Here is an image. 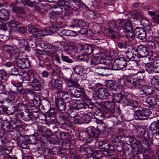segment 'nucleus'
<instances>
[{"mask_svg": "<svg viewBox=\"0 0 159 159\" xmlns=\"http://www.w3.org/2000/svg\"><path fill=\"white\" fill-rule=\"evenodd\" d=\"M126 81L137 88L140 89L143 88V91L145 94L150 95L153 93V88L152 87L148 85L143 87L141 84V82L142 81L141 80L135 79L134 78L129 77Z\"/></svg>", "mask_w": 159, "mask_h": 159, "instance_id": "1", "label": "nucleus"}, {"mask_svg": "<svg viewBox=\"0 0 159 159\" xmlns=\"http://www.w3.org/2000/svg\"><path fill=\"white\" fill-rule=\"evenodd\" d=\"M138 139L137 144L141 146L139 147L137 146L138 147H139V148L138 149H139V151H136V155L140 154L143 152H146L148 151V149L146 150V148L145 147L144 148V146L148 147L150 146L151 144H153L152 139L149 138V135L146 138L145 137H142L138 138Z\"/></svg>", "mask_w": 159, "mask_h": 159, "instance_id": "2", "label": "nucleus"}, {"mask_svg": "<svg viewBox=\"0 0 159 159\" xmlns=\"http://www.w3.org/2000/svg\"><path fill=\"white\" fill-rule=\"evenodd\" d=\"M155 113L159 114V111L155 107H153L151 111L150 109H143L141 108L136 111V115L138 117L139 119L142 120L147 119L151 113L155 114Z\"/></svg>", "mask_w": 159, "mask_h": 159, "instance_id": "3", "label": "nucleus"}, {"mask_svg": "<svg viewBox=\"0 0 159 159\" xmlns=\"http://www.w3.org/2000/svg\"><path fill=\"white\" fill-rule=\"evenodd\" d=\"M103 64L101 63L99 65L97 66L96 67V71L99 74L101 75L102 76L108 75L110 74V70H113L111 63H108Z\"/></svg>", "mask_w": 159, "mask_h": 159, "instance_id": "4", "label": "nucleus"}, {"mask_svg": "<svg viewBox=\"0 0 159 159\" xmlns=\"http://www.w3.org/2000/svg\"><path fill=\"white\" fill-rule=\"evenodd\" d=\"M28 31L34 37L40 39L45 36L43 30L40 29L33 25H28Z\"/></svg>", "mask_w": 159, "mask_h": 159, "instance_id": "5", "label": "nucleus"}, {"mask_svg": "<svg viewBox=\"0 0 159 159\" xmlns=\"http://www.w3.org/2000/svg\"><path fill=\"white\" fill-rule=\"evenodd\" d=\"M148 45L153 50L154 61L159 59V43L157 40L152 39L148 43Z\"/></svg>", "mask_w": 159, "mask_h": 159, "instance_id": "6", "label": "nucleus"}, {"mask_svg": "<svg viewBox=\"0 0 159 159\" xmlns=\"http://www.w3.org/2000/svg\"><path fill=\"white\" fill-rule=\"evenodd\" d=\"M13 124L12 125L14 128L17 131L20 133L24 131L25 125V123L23 122L19 117L13 118L12 120Z\"/></svg>", "mask_w": 159, "mask_h": 159, "instance_id": "7", "label": "nucleus"}, {"mask_svg": "<svg viewBox=\"0 0 159 159\" xmlns=\"http://www.w3.org/2000/svg\"><path fill=\"white\" fill-rule=\"evenodd\" d=\"M117 23L118 25L120 28V29L122 30L124 33H126L128 31L131 30L132 25L130 22L127 20H118Z\"/></svg>", "mask_w": 159, "mask_h": 159, "instance_id": "8", "label": "nucleus"}, {"mask_svg": "<svg viewBox=\"0 0 159 159\" xmlns=\"http://www.w3.org/2000/svg\"><path fill=\"white\" fill-rule=\"evenodd\" d=\"M127 65L126 60L124 58L120 57L116 59L112 64L113 70H120L123 69Z\"/></svg>", "mask_w": 159, "mask_h": 159, "instance_id": "9", "label": "nucleus"}, {"mask_svg": "<svg viewBox=\"0 0 159 159\" xmlns=\"http://www.w3.org/2000/svg\"><path fill=\"white\" fill-rule=\"evenodd\" d=\"M14 64L16 66L20 69H27L30 66V62L27 58H21L17 59L15 62Z\"/></svg>", "mask_w": 159, "mask_h": 159, "instance_id": "10", "label": "nucleus"}, {"mask_svg": "<svg viewBox=\"0 0 159 159\" xmlns=\"http://www.w3.org/2000/svg\"><path fill=\"white\" fill-rule=\"evenodd\" d=\"M98 105L100 106L103 105L107 110V112L106 113L110 114V116H111L114 112L115 111V105L114 102H106L104 103H98Z\"/></svg>", "mask_w": 159, "mask_h": 159, "instance_id": "11", "label": "nucleus"}, {"mask_svg": "<svg viewBox=\"0 0 159 159\" xmlns=\"http://www.w3.org/2000/svg\"><path fill=\"white\" fill-rule=\"evenodd\" d=\"M132 151V147L131 145L124 143L122 151L120 153V155L122 157V159H127L126 156L131 154Z\"/></svg>", "mask_w": 159, "mask_h": 159, "instance_id": "12", "label": "nucleus"}, {"mask_svg": "<svg viewBox=\"0 0 159 159\" xmlns=\"http://www.w3.org/2000/svg\"><path fill=\"white\" fill-rule=\"evenodd\" d=\"M94 116L96 119L95 122L98 124H102L104 119L105 114L100 109L95 110L93 112Z\"/></svg>", "mask_w": 159, "mask_h": 159, "instance_id": "13", "label": "nucleus"}, {"mask_svg": "<svg viewBox=\"0 0 159 159\" xmlns=\"http://www.w3.org/2000/svg\"><path fill=\"white\" fill-rule=\"evenodd\" d=\"M34 77L33 81L31 82V85L33 89L35 91L39 90L44 83L43 80H39L38 77H37L36 75Z\"/></svg>", "mask_w": 159, "mask_h": 159, "instance_id": "14", "label": "nucleus"}, {"mask_svg": "<svg viewBox=\"0 0 159 159\" xmlns=\"http://www.w3.org/2000/svg\"><path fill=\"white\" fill-rule=\"evenodd\" d=\"M97 97L99 99H105L109 98L110 94L108 91L103 88H99L97 91Z\"/></svg>", "mask_w": 159, "mask_h": 159, "instance_id": "15", "label": "nucleus"}, {"mask_svg": "<svg viewBox=\"0 0 159 159\" xmlns=\"http://www.w3.org/2000/svg\"><path fill=\"white\" fill-rule=\"evenodd\" d=\"M145 101L146 103L149 104L152 107L156 105L158 102H159V96L158 95H154L152 96H149L147 97Z\"/></svg>", "mask_w": 159, "mask_h": 159, "instance_id": "16", "label": "nucleus"}, {"mask_svg": "<svg viewBox=\"0 0 159 159\" xmlns=\"http://www.w3.org/2000/svg\"><path fill=\"white\" fill-rule=\"evenodd\" d=\"M59 122L61 125L71 127L72 123L69 117L66 115L61 114L58 116Z\"/></svg>", "mask_w": 159, "mask_h": 159, "instance_id": "17", "label": "nucleus"}, {"mask_svg": "<svg viewBox=\"0 0 159 159\" xmlns=\"http://www.w3.org/2000/svg\"><path fill=\"white\" fill-rule=\"evenodd\" d=\"M70 26L76 28V29L84 27L86 26L85 21L78 19H73L71 21Z\"/></svg>", "mask_w": 159, "mask_h": 159, "instance_id": "18", "label": "nucleus"}, {"mask_svg": "<svg viewBox=\"0 0 159 159\" xmlns=\"http://www.w3.org/2000/svg\"><path fill=\"white\" fill-rule=\"evenodd\" d=\"M56 113L53 109H51L48 111L45 115L46 121L52 123L56 121Z\"/></svg>", "mask_w": 159, "mask_h": 159, "instance_id": "19", "label": "nucleus"}, {"mask_svg": "<svg viewBox=\"0 0 159 159\" xmlns=\"http://www.w3.org/2000/svg\"><path fill=\"white\" fill-rule=\"evenodd\" d=\"M136 51L138 53L140 57H147L148 54L147 48L143 45L138 46L136 49Z\"/></svg>", "mask_w": 159, "mask_h": 159, "instance_id": "20", "label": "nucleus"}, {"mask_svg": "<svg viewBox=\"0 0 159 159\" xmlns=\"http://www.w3.org/2000/svg\"><path fill=\"white\" fill-rule=\"evenodd\" d=\"M134 33L135 35L137 36L140 39H145L146 36L145 30L141 27H136L135 28L134 30Z\"/></svg>", "mask_w": 159, "mask_h": 159, "instance_id": "21", "label": "nucleus"}, {"mask_svg": "<svg viewBox=\"0 0 159 159\" xmlns=\"http://www.w3.org/2000/svg\"><path fill=\"white\" fill-rule=\"evenodd\" d=\"M67 148L56 147L53 149V150H50L48 151V153L52 155H54L57 153L59 155H65L66 153Z\"/></svg>", "mask_w": 159, "mask_h": 159, "instance_id": "22", "label": "nucleus"}, {"mask_svg": "<svg viewBox=\"0 0 159 159\" xmlns=\"http://www.w3.org/2000/svg\"><path fill=\"white\" fill-rule=\"evenodd\" d=\"M70 90L71 95L76 98L80 97L81 96V94L84 92V91L82 87H81L78 89L73 87H71Z\"/></svg>", "mask_w": 159, "mask_h": 159, "instance_id": "23", "label": "nucleus"}, {"mask_svg": "<svg viewBox=\"0 0 159 159\" xmlns=\"http://www.w3.org/2000/svg\"><path fill=\"white\" fill-rule=\"evenodd\" d=\"M149 129L153 134L159 135V120L152 122L149 126Z\"/></svg>", "mask_w": 159, "mask_h": 159, "instance_id": "24", "label": "nucleus"}, {"mask_svg": "<svg viewBox=\"0 0 159 159\" xmlns=\"http://www.w3.org/2000/svg\"><path fill=\"white\" fill-rule=\"evenodd\" d=\"M55 103L58 109L60 111H64L66 107V104L61 99L56 98Z\"/></svg>", "mask_w": 159, "mask_h": 159, "instance_id": "25", "label": "nucleus"}, {"mask_svg": "<svg viewBox=\"0 0 159 159\" xmlns=\"http://www.w3.org/2000/svg\"><path fill=\"white\" fill-rule=\"evenodd\" d=\"M138 139H136L133 136L129 137V142L131 143L132 145L131 146L132 147L133 151L136 155V151H139V149H138L139 148L137 146L139 147L141 146L138 145Z\"/></svg>", "mask_w": 159, "mask_h": 159, "instance_id": "26", "label": "nucleus"}, {"mask_svg": "<svg viewBox=\"0 0 159 159\" xmlns=\"http://www.w3.org/2000/svg\"><path fill=\"white\" fill-rule=\"evenodd\" d=\"M87 131L89 134L93 137L96 138L99 137L100 134L99 129H96L93 126H89L87 128Z\"/></svg>", "mask_w": 159, "mask_h": 159, "instance_id": "27", "label": "nucleus"}, {"mask_svg": "<svg viewBox=\"0 0 159 159\" xmlns=\"http://www.w3.org/2000/svg\"><path fill=\"white\" fill-rule=\"evenodd\" d=\"M28 108V106L24 104L23 103L20 102L18 103L16 106L17 111L18 115H19L20 113L22 114L26 111L29 112Z\"/></svg>", "mask_w": 159, "mask_h": 159, "instance_id": "28", "label": "nucleus"}, {"mask_svg": "<svg viewBox=\"0 0 159 159\" xmlns=\"http://www.w3.org/2000/svg\"><path fill=\"white\" fill-rule=\"evenodd\" d=\"M94 54L96 55L95 57L99 61H100L101 63H105V64L107 63V61H105L106 59V55L105 53L103 52H99L97 53L96 51L94 52Z\"/></svg>", "mask_w": 159, "mask_h": 159, "instance_id": "29", "label": "nucleus"}, {"mask_svg": "<svg viewBox=\"0 0 159 159\" xmlns=\"http://www.w3.org/2000/svg\"><path fill=\"white\" fill-rule=\"evenodd\" d=\"M149 135V133L144 128L140 127L137 129L136 137L137 139L142 137L146 138Z\"/></svg>", "mask_w": 159, "mask_h": 159, "instance_id": "30", "label": "nucleus"}, {"mask_svg": "<svg viewBox=\"0 0 159 159\" xmlns=\"http://www.w3.org/2000/svg\"><path fill=\"white\" fill-rule=\"evenodd\" d=\"M136 52V48L131 45L129 46L126 51V54L128 58L130 59H133L134 55V52Z\"/></svg>", "mask_w": 159, "mask_h": 159, "instance_id": "31", "label": "nucleus"}, {"mask_svg": "<svg viewBox=\"0 0 159 159\" xmlns=\"http://www.w3.org/2000/svg\"><path fill=\"white\" fill-rule=\"evenodd\" d=\"M52 86L56 89H60L62 87V82L60 78H56L50 81Z\"/></svg>", "mask_w": 159, "mask_h": 159, "instance_id": "32", "label": "nucleus"}, {"mask_svg": "<svg viewBox=\"0 0 159 159\" xmlns=\"http://www.w3.org/2000/svg\"><path fill=\"white\" fill-rule=\"evenodd\" d=\"M98 145L101 147L100 148L102 151H107L110 148L109 146V143L106 140L99 141L98 142Z\"/></svg>", "mask_w": 159, "mask_h": 159, "instance_id": "33", "label": "nucleus"}, {"mask_svg": "<svg viewBox=\"0 0 159 159\" xmlns=\"http://www.w3.org/2000/svg\"><path fill=\"white\" fill-rule=\"evenodd\" d=\"M9 17V13L6 10L2 9L0 10V19L1 20L7 21Z\"/></svg>", "mask_w": 159, "mask_h": 159, "instance_id": "34", "label": "nucleus"}, {"mask_svg": "<svg viewBox=\"0 0 159 159\" xmlns=\"http://www.w3.org/2000/svg\"><path fill=\"white\" fill-rule=\"evenodd\" d=\"M105 85L108 88L111 90H116L118 88L117 85L112 80L106 81Z\"/></svg>", "mask_w": 159, "mask_h": 159, "instance_id": "35", "label": "nucleus"}, {"mask_svg": "<svg viewBox=\"0 0 159 159\" xmlns=\"http://www.w3.org/2000/svg\"><path fill=\"white\" fill-rule=\"evenodd\" d=\"M19 116L23 120L25 121H29L32 118V115L31 113L29 112L26 111L22 114L20 113Z\"/></svg>", "mask_w": 159, "mask_h": 159, "instance_id": "36", "label": "nucleus"}, {"mask_svg": "<svg viewBox=\"0 0 159 159\" xmlns=\"http://www.w3.org/2000/svg\"><path fill=\"white\" fill-rule=\"evenodd\" d=\"M58 28L54 27H49L46 29L43 30L45 35H50L53 33L56 32L58 30Z\"/></svg>", "mask_w": 159, "mask_h": 159, "instance_id": "37", "label": "nucleus"}, {"mask_svg": "<svg viewBox=\"0 0 159 159\" xmlns=\"http://www.w3.org/2000/svg\"><path fill=\"white\" fill-rule=\"evenodd\" d=\"M79 151L82 153H86L87 155L93 152L92 148L89 147H85L82 146L79 148Z\"/></svg>", "mask_w": 159, "mask_h": 159, "instance_id": "38", "label": "nucleus"}, {"mask_svg": "<svg viewBox=\"0 0 159 159\" xmlns=\"http://www.w3.org/2000/svg\"><path fill=\"white\" fill-rule=\"evenodd\" d=\"M7 73L4 70H0V82L4 83L8 77Z\"/></svg>", "mask_w": 159, "mask_h": 159, "instance_id": "39", "label": "nucleus"}, {"mask_svg": "<svg viewBox=\"0 0 159 159\" xmlns=\"http://www.w3.org/2000/svg\"><path fill=\"white\" fill-rule=\"evenodd\" d=\"M109 33V36L110 37L113 39H119L120 36V34L117 32L110 30L109 31H108Z\"/></svg>", "mask_w": 159, "mask_h": 159, "instance_id": "40", "label": "nucleus"}, {"mask_svg": "<svg viewBox=\"0 0 159 159\" xmlns=\"http://www.w3.org/2000/svg\"><path fill=\"white\" fill-rule=\"evenodd\" d=\"M19 145L23 149H27L29 148L28 145V144H29L27 139L25 140H22L20 139V140L17 142Z\"/></svg>", "mask_w": 159, "mask_h": 159, "instance_id": "41", "label": "nucleus"}, {"mask_svg": "<svg viewBox=\"0 0 159 159\" xmlns=\"http://www.w3.org/2000/svg\"><path fill=\"white\" fill-rule=\"evenodd\" d=\"M66 113L68 116L71 118H75L78 114L75 109L73 108H69Z\"/></svg>", "mask_w": 159, "mask_h": 159, "instance_id": "42", "label": "nucleus"}, {"mask_svg": "<svg viewBox=\"0 0 159 159\" xmlns=\"http://www.w3.org/2000/svg\"><path fill=\"white\" fill-rule=\"evenodd\" d=\"M4 111L8 115H10L13 114L15 111V107L11 104L9 107H5Z\"/></svg>", "mask_w": 159, "mask_h": 159, "instance_id": "43", "label": "nucleus"}, {"mask_svg": "<svg viewBox=\"0 0 159 159\" xmlns=\"http://www.w3.org/2000/svg\"><path fill=\"white\" fill-rule=\"evenodd\" d=\"M122 99V95L121 94L119 93L115 94L114 93L113 94L112 99L113 102L120 103Z\"/></svg>", "mask_w": 159, "mask_h": 159, "instance_id": "44", "label": "nucleus"}, {"mask_svg": "<svg viewBox=\"0 0 159 159\" xmlns=\"http://www.w3.org/2000/svg\"><path fill=\"white\" fill-rule=\"evenodd\" d=\"M8 24L10 29H17V27L20 25L18 22L14 20H11L8 22Z\"/></svg>", "mask_w": 159, "mask_h": 159, "instance_id": "45", "label": "nucleus"}, {"mask_svg": "<svg viewBox=\"0 0 159 159\" xmlns=\"http://www.w3.org/2000/svg\"><path fill=\"white\" fill-rule=\"evenodd\" d=\"M57 96L60 98V99L65 100L68 98V93L65 91L59 90L58 92Z\"/></svg>", "mask_w": 159, "mask_h": 159, "instance_id": "46", "label": "nucleus"}, {"mask_svg": "<svg viewBox=\"0 0 159 159\" xmlns=\"http://www.w3.org/2000/svg\"><path fill=\"white\" fill-rule=\"evenodd\" d=\"M130 14L132 16H135L137 18L140 17V18L139 19V20H141L142 17H144L143 16L142 12L140 10L138 11L137 10H134L130 12Z\"/></svg>", "mask_w": 159, "mask_h": 159, "instance_id": "47", "label": "nucleus"}, {"mask_svg": "<svg viewBox=\"0 0 159 159\" xmlns=\"http://www.w3.org/2000/svg\"><path fill=\"white\" fill-rule=\"evenodd\" d=\"M117 45L120 48H124L125 49L128 48L129 46H131L128 44L127 42L124 41H121L120 42H118Z\"/></svg>", "mask_w": 159, "mask_h": 159, "instance_id": "48", "label": "nucleus"}, {"mask_svg": "<svg viewBox=\"0 0 159 159\" xmlns=\"http://www.w3.org/2000/svg\"><path fill=\"white\" fill-rule=\"evenodd\" d=\"M73 69L74 72L78 75L83 74L84 71L83 67L81 66H76Z\"/></svg>", "mask_w": 159, "mask_h": 159, "instance_id": "49", "label": "nucleus"}, {"mask_svg": "<svg viewBox=\"0 0 159 159\" xmlns=\"http://www.w3.org/2000/svg\"><path fill=\"white\" fill-rule=\"evenodd\" d=\"M92 113V112H89L84 116L83 120V123H89L91 119Z\"/></svg>", "mask_w": 159, "mask_h": 159, "instance_id": "50", "label": "nucleus"}, {"mask_svg": "<svg viewBox=\"0 0 159 159\" xmlns=\"http://www.w3.org/2000/svg\"><path fill=\"white\" fill-rule=\"evenodd\" d=\"M145 64V68L146 70L149 73H151L153 72L154 68L152 66V63L151 65L148 61H146L143 62Z\"/></svg>", "mask_w": 159, "mask_h": 159, "instance_id": "51", "label": "nucleus"}, {"mask_svg": "<svg viewBox=\"0 0 159 159\" xmlns=\"http://www.w3.org/2000/svg\"><path fill=\"white\" fill-rule=\"evenodd\" d=\"M83 50L87 55L90 54L93 52L92 47L90 46L85 45L83 47Z\"/></svg>", "mask_w": 159, "mask_h": 159, "instance_id": "52", "label": "nucleus"}, {"mask_svg": "<svg viewBox=\"0 0 159 159\" xmlns=\"http://www.w3.org/2000/svg\"><path fill=\"white\" fill-rule=\"evenodd\" d=\"M89 60L90 61L91 65L93 67L96 66H97L99 65V64H101L100 61L98 60L95 57H91L90 59H89Z\"/></svg>", "mask_w": 159, "mask_h": 159, "instance_id": "53", "label": "nucleus"}, {"mask_svg": "<svg viewBox=\"0 0 159 159\" xmlns=\"http://www.w3.org/2000/svg\"><path fill=\"white\" fill-rule=\"evenodd\" d=\"M120 137L117 136H114L112 138V141L115 143V145L116 144H120L119 145H121L120 143H123L124 142L120 139Z\"/></svg>", "mask_w": 159, "mask_h": 159, "instance_id": "54", "label": "nucleus"}, {"mask_svg": "<svg viewBox=\"0 0 159 159\" xmlns=\"http://www.w3.org/2000/svg\"><path fill=\"white\" fill-rule=\"evenodd\" d=\"M152 66L156 73H159V59L153 61L152 63Z\"/></svg>", "mask_w": 159, "mask_h": 159, "instance_id": "55", "label": "nucleus"}, {"mask_svg": "<svg viewBox=\"0 0 159 159\" xmlns=\"http://www.w3.org/2000/svg\"><path fill=\"white\" fill-rule=\"evenodd\" d=\"M57 2L58 3L59 6L65 7L70 6V3L66 0H59L58 2Z\"/></svg>", "mask_w": 159, "mask_h": 159, "instance_id": "56", "label": "nucleus"}, {"mask_svg": "<svg viewBox=\"0 0 159 159\" xmlns=\"http://www.w3.org/2000/svg\"><path fill=\"white\" fill-rule=\"evenodd\" d=\"M86 105L91 109V111L92 113L95 110L96 107L93 103L89 99L88 101L86 103Z\"/></svg>", "mask_w": 159, "mask_h": 159, "instance_id": "57", "label": "nucleus"}, {"mask_svg": "<svg viewBox=\"0 0 159 159\" xmlns=\"http://www.w3.org/2000/svg\"><path fill=\"white\" fill-rule=\"evenodd\" d=\"M73 32L72 31L67 30H62L61 31L60 33L61 36H72L73 35L71 34Z\"/></svg>", "mask_w": 159, "mask_h": 159, "instance_id": "58", "label": "nucleus"}, {"mask_svg": "<svg viewBox=\"0 0 159 159\" xmlns=\"http://www.w3.org/2000/svg\"><path fill=\"white\" fill-rule=\"evenodd\" d=\"M51 70L52 71L51 72L52 73V75L53 77V78L54 77H59L60 76V74L59 73V71L57 70V67H56L55 69H53L52 66L51 67Z\"/></svg>", "mask_w": 159, "mask_h": 159, "instance_id": "59", "label": "nucleus"}, {"mask_svg": "<svg viewBox=\"0 0 159 159\" xmlns=\"http://www.w3.org/2000/svg\"><path fill=\"white\" fill-rule=\"evenodd\" d=\"M75 107L78 109L84 108L85 106L84 102L79 101H76L75 102Z\"/></svg>", "mask_w": 159, "mask_h": 159, "instance_id": "60", "label": "nucleus"}, {"mask_svg": "<svg viewBox=\"0 0 159 159\" xmlns=\"http://www.w3.org/2000/svg\"><path fill=\"white\" fill-rule=\"evenodd\" d=\"M12 11L14 12L18 13H23L25 12L23 7L17 6L13 7L12 8Z\"/></svg>", "mask_w": 159, "mask_h": 159, "instance_id": "61", "label": "nucleus"}, {"mask_svg": "<svg viewBox=\"0 0 159 159\" xmlns=\"http://www.w3.org/2000/svg\"><path fill=\"white\" fill-rule=\"evenodd\" d=\"M63 9L61 6L56 7L53 11V12L57 15H60L62 14Z\"/></svg>", "mask_w": 159, "mask_h": 159, "instance_id": "62", "label": "nucleus"}, {"mask_svg": "<svg viewBox=\"0 0 159 159\" xmlns=\"http://www.w3.org/2000/svg\"><path fill=\"white\" fill-rule=\"evenodd\" d=\"M70 6L65 7L64 8L65 11V14L69 16L73 14L72 9Z\"/></svg>", "mask_w": 159, "mask_h": 159, "instance_id": "63", "label": "nucleus"}, {"mask_svg": "<svg viewBox=\"0 0 159 159\" xmlns=\"http://www.w3.org/2000/svg\"><path fill=\"white\" fill-rule=\"evenodd\" d=\"M29 143L30 144H35L37 142L36 137L34 136H31L28 139H27Z\"/></svg>", "mask_w": 159, "mask_h": 159, "instance_id": "64", "label": "nucleus"}]
</instances>
